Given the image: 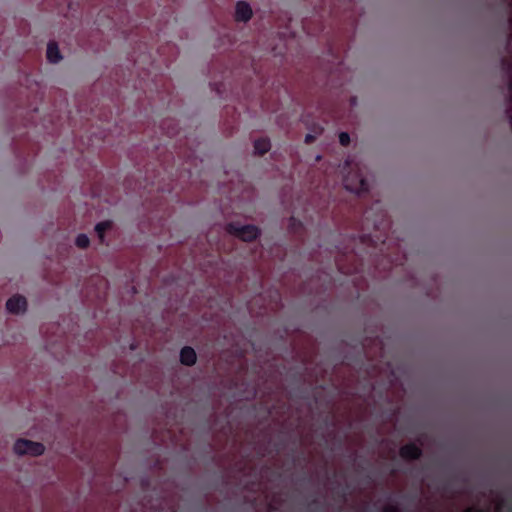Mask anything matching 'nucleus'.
<instances>
[{
    "label": "nucleus",
    "instance_id": "nucleus-3",
    "mask_svg": "<svg viewBox=\"0 0 512 512\" xmlns=\"http://www.w3.org/2000/svg\"><path fill=\"white\" fill-rule=\"evenodd\" d=\"M343 184L346 190L353 192L357 195L366 193L369 190L368 181L360 174L348 175L344 178Z\"/></svg>",
    "mask_w": 512,
    "mask_h": 512
},
{
    "label": "nucleus",
    "instance_id": "nucleus-19",
    "mask_svg": "<svg viewBox=\"0 0 512 512\" xmlns=\"http://www.w3.org/2000/svg\"><path fill=\"white\" fill-rule=\"evenodd\" d=\"M380 224H381V223H379L377 220H374V221H373V225H374L375 230H379V225H380Z\"/></svg>",
    "mask_w": 512,
    "mask_h": 512
},
{
    "label": "nucleus",
    "instance_id": "nucleus-5",
    "mask_svg": "<svg viewBox=\"0 0 512 512\" xmlns=\"http://www.w3.org/2000/svg\"><path fill=\"white\" fill-rule=\"evenodd\" d=\"M27 308L26 298L21 295H14L6 302V309L12 314L24 312Z\"/></svg>",
    "mask_w": 512,
    "mask_h": 512
},
{
    "label": "nucleus",
    "instance_id": "nucleus-16",
    "mask_svg": "<svg viewBox=\"0 0 512 512\" xmlns=\"http://www.w3.org/2000/svg\"><path fill=\"white\" fill-rule=\"evenodd\" d=\"M383 512H401L398 505L395 504H388L383 507Z\"/></svg>",
    "mask_w": 512,
    "mask_h": 512
},
{
    "label": "nucleus",
    "instance_id": "nucleus-17",
    "mask_svg": "<svg viewBox=\"0 0 512 512\" xmlns=\"http://www.w3.org/2000/svg\"><path fill=\"white\" fill-rule=\"evenodd\" d=\"M296 226L301 227L302 223L298 221L295 217L290 218V227L292 230H296Z\"/></svg>",
    "mask_w": 512,
    "mask_h": 512
},
{
    "label": "nucleus",
    "instance_id": "nucleus-4",
    "mask_svg": "<svg viewBox=\"0 0 512 512\" xmlns=\"http://www.w3.org/2000/svg\"><path fill=\"white\" fill-rule=\"evenodd\" d=\"M422 454L420 446L413 442L403 445L399 450L400 457L407 461L418 460Z\"/></svg>",
    "mask_w": 512,
    "mask_h": 512
},
{
    "label": "nucleus",
    "instance_id": "nucleus-18",
    "mask_svg": "<svg viewBox=\"0 0 512 512\" xmlns=\"http://www.w3.org/2000/svg\"><path fill=\"white\" fill-rule=\"evenodd\" d=\"M360 239H361V242H362V243H366V242H368V241L373 242V239H372V236H371V235H366V234H364V235H362V236L360 237Z\"/></svg>",
    "mask_w": 512,
    "mask_h": 512
},
{
    "label": "nucleus",
    "instance_id": "nucleus-10",
    "mask_svg": "<svg viewBox=\"0 0 512 512\" xmlns=\"http://www.w3.org/2000/svg\"><path fill=\"white\" fill-rule=\"evenodd\" d=\"M310 129V133L306 134L304 142L306 144H312L316 138L322 134L324 128L320 124H314L312 127H308Z\"/></svg>",
    "mask_w": 512,
    "mask_h": 512
},
{
    "label": "nucleus",
    "instance_id": "nucleus-14",
    "mask_svg": "<svg viewBox=\"0 0 512 512\" xmlns=\"http://www.w3.org/2000/svg\"><path fill=\"white\" fill-rule=\"evenodd\" d=\"M335 263H336V266H337L338 270L340 272L344 273V274H351V273H353V272H355L357 270L356 267H353V268H350V267L346 268V267H344V265L341 263V260H339V259H336Z\"/></svg>",
    "mask_w": 512,
    "mask_h": 512
},
{
    "label": "nucleus",
    "instance_id": "nucleus-12",
    "mask_svg": "<svg viewBox=\"0 0 512 512\" xmlns=\"http://www.w3.org/2000/svg\"><path fill=\"white\" fill-rule=\"evenodd\" d=\"M163 130H166V134L169 138H173L174 136L179 134V131L176 130V124L173 120H168L163 123L161 126Z\"/></svg>",
    "mask_w": 512,
    "mask_h": 512
},
{
    "label": "nucleus",
    "instance_id": "nucleus-22",
    "mask_svg": "<svg viewBox=\"0 0 512 512\" xmlns=\"http://www.w3.org/2000/svg\"><path fill=\"white\" fill-rule=\"evenodd\" d=\"M356 103V97L351 98V104L354 105Z\"/></svg>",
    "mask_w": 512,
    "mask_h": 512
},
{
    "label": "nucleus",
    "instance_id": "nucleus-8",
    "mask_svg": "<svg viewBox=\"0 0 512 512\" xmlns=\"http://www.w3.org/2000/svg\"><path fill=\"white\" fill-rule=\"evenodd\" d=\"M46 57L50 63H54V64L58 63L62 59L59 47L56 42L50 41L48 43Z\"/></svg>",
    "mask_w": 512,
    "mask_h": 512
},
{
    "label": "nucleus",
    "instance_id": "nucleus-24",
    "mask_svg": "<svg viewBox=\"0 0 512 512\" xmlns=\"http://www.w3.org/2000/svg\"><path fill=\"white\" fill-rule=\"evenodd\" d=\"M312 504H317L318 503V500L317 499H313V501L311 502Z\"/></svg>",
    "mask_w": 512,
    "mask_h": 512
},
{
    "label": "nucleus",
    "instance_id": "nucleus-21",
    "mask_svg": "<svg viewBox=\"0 0 512 512\" xmlns=\"http://www.w3.org/2000/svg\"><path fill=\"white\" fill-rule=\"evenodd\" d=\"M339 495L341 496V498H342L343 500H345V498H346V493H345V491H342V493H341V494H339Z\"/></svg>",
    "mask_w": 512,
    "mask_h": 512
},
{
    "label": "nucleus",
    "instance_id": "nucleus-7",
    "mask_svg": "<svg viewBox=\"0 0 512 512\" xmlns=\"http://www.w3.org/2000/svg\"><path fill=\"white\" fill-rule=\"evenodd\" d=\"M197 355L190 346H184L180 350V362L185 366H193L196 363Z\"/></svg>",
    "mask_w": 512,
    "mask_h": 512
},
{
    "label": "nucleus",
    "instance_id": "nucleus-9",
    "mask_svg": "<svg viewBox=\"0 0 512 512\" xmlns=\"http://www.w3.org/2000/svg\"><path fill=\"white\" fill-rule=\"evenodd\" d=\"M271 148V143H270V140L269 138L267 137H262V138H259V139H256L254 141V152L255 154L257 155H264L265 153H267Z\"/></svg>",
    "mask_w": 512,
    "mask_h": 512
},
{
    "label": "nucleus",
    "instance_id": "nucleus-13",
    "mask_svg": "<svg viewBox=\"0 0 512 512\" xmlns=\"http://www.w3.org/2000/svg\"><path fill=\"white\" fill-rule=\"evenodd\" d=\"M75 244L78 248L85 249L89 246L90 240L86 234H79L75 239Z\"/></svg>",
    "mask_w": 512,
    "mask_h": 512
},
{
    "label": "nucleus",
    "instance_id": "nucleus-1",
    "mask_svg": "<svg viewBox=\"0 0 512 512\" xmlns=\"http://www.w3.org/2000/svg\"><path fill=\"white\" fill-rule=\"evenodd\" d=\"M226 231L245 242L253 241L260 235V229L252 224L240 226L237 223L231 222L227 224Z\"/></svg>",
    "mask_w": 512,
    "mask_h": 512
},
{
    "label": "nucleus",
    "instance_id": "nucleus-6",
    "mask_svg": "<svg viewBox=\"0 0 512 512\" xmlns=\"http://www.w3.org/2000/svg\"><path fill=\"white\" fill-rule=\"evenodd\" d=\"M252 14V9L247 2H237L235 7V20L237 22H248L251 19Z\"/></svg>",
    "mask_w": 512,
    "mask_h": 512
},
{
    "label": "nucleus",
    "instance_id": "nucleus-2",
    "mask_svg": "<svg viewBox=\"0 0 512 512\" xmlns=\"http://www.w3.org/2000/svg\"><path fill=\"white\" fill-rule=\"evenodd\" d=\"M44 451L45 447L40 442L18 439L14 444V452L18 455L40 456Z\"/></svg>",
    "mask_w": 512,
    "mask_h": 512
},
{
    "label": "nucleus",
    "instance_id": "nucleus-15",
    "mask_svg": "<svg viewBox=\"0 0 512 512\" xmlns=\"http://www.w3.org/2000/svg\"><path fill=\"white\" fill-rule=\"evenodd\" d=\"M339 142L342 146H348L350 144V136L347 132H341L339 134Z\"/></svg>",
    "mask_w": 512,
    "mask_h": 512
},
{
    "label": "nucleus",
    "instance_id": "nucleus-11",
    "mask_svg": "<svg viewBox=\"0 0 512 512\" xmlns=\"http://www.w3.org/2000/svg\"><path fill=\"white\" fill-rule=\"evenodd\" d=\"M112 226V223L110 221H102L96 224L95 226V232L99 238V241L101 244L105 241V233L107 230H109Z\"/></svg>",
    "mask_w": 512,
    "mask_h": 512
},
{
    "label": "nucleus",
    "instance_id": "nucleus-23",
    "mask_svg": "<svg viewBox=\"0 0 512 512\" xmlns=\"http://www.w3.org/2000/svg\"><path fill=\"white\" fill-rule=\"evenodd\" d=\"M368 211H365L364 215H365V218L368 220L369 219V216H368Z\"/></svg>",
    "mask_w": 512,
    "mask_h": 512
},
{
    "label": "nucleus",
    "instance_id": "nucleus-20",
    "mask_svg": "<svg viewBox=\"0 0 512 512\" xmlns=\"http://www.w3.org/2000/svg\"><path fill=\"white\" fill-rule=\"evenodd\" d=\"M385 242H386V240H385V239H383V240L381 241V245H382V246H381V248L379 249V250H380V252H384Z\"/></svg>",
    "mask_w": 512,
    "mask_h": 512
},
{
    "label": "nucleus",
    "instance_id": "nucleus-25",
    "mask_svg": "<svg viewBox=\"0 0 512 512\" xmlns=\"http://www.w3.org/2000/svg\"><path fill=\"white\" fill-rule=\"evenodd\" d=\"M466 512H479V511H477V510H472V509H469V510H467Z\"/></svg>",
    "mask_w": 512,
    "mask_h": 512
}]
</instances>
